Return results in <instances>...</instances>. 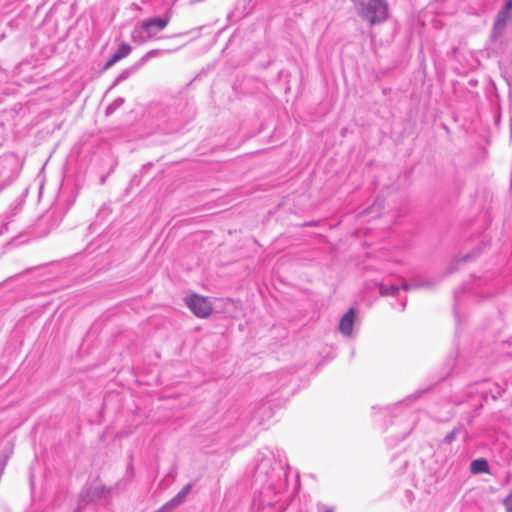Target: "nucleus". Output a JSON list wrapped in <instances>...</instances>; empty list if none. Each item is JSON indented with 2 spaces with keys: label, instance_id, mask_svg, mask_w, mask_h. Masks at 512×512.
I'll return each mask as SVG.
<instances>
[{
  "label": "nucleus",
  "instance_id": "obj_6",
  "mask_svg": "<svg viewBox=\"0 0 512 512\" xmlns=\"http://www.w3.org/2000/svg\"><path fill=\"white\" fill-rule=\"evenodd\" d=\"M191 490V485H186L171 501H169L166 505H164L161 510L172 509L180 505L184 502L186 496L189 494Z\"/></svg>",
  "mask_w": 512,
  "mask_h": 512
},
{
  "label": "nucleus",
  "instance_id": "obj_8",
  "mask_svg": "<svg viewBox=\"0 0 512 512\" xmlns=\"http://www.w3.org/2000/svg\"><path fill=\"white\" fill-rule=\"evenodd\" d=\"M470 471L472 474L489 473L487 460L484 458L473 460L470 465Z\"/></svg>",
  "mask_w": 512,
  "mask_h": 512
},
{
  "label": "nucleus",
  "instance_id": "obj_7",
  "mask_svg": "<svg viewBox=\"0 0 512 512\" xmlns=\"http://www.w3.org/2000/svg\"><path fill=\"white\" fill-rule=\"evenodd\" d=\"M512 18V0H507L504 8L498 14V18L496 21L497 27H503L506 22Z\"/></svg>",
  "mask_w": 512,
  "mask_h": 512
},
{
  "label": "nucleus",
  "instance_id": "obj_3",
  "mask_svg": "<svg viewBox=\"0 0 512 512\" xmlns=\"http://www.w3.org/2000/svg\"><path fill=\"white\" fill-rule=\"evenodd\" d=\"M168 22V19L152 18L144 20L141 23V27L147 32L149 37H152L157 32L163 30L167 26Z\"/></svg>",
  "mask_w": 512,
  "mask_h": 512
},
{
  "label": "nucleus",
  "instance_id": "obj_9",
  "mask_svg": "<svg viewBox=\"0 0 512 512\" xmlns=\"http://www.w3.org/2000/svg\"><path fill=\"white\" fill-rule=\"evenodd\" d=\"M507 512H512V492L503 500Z\"/></svg>",
  "mask_w": 512,
  "mask_h": 512
},
{
  "label": "nucleus",
  "instance_id": "obj_1",
  "mask_svg": "<svg viewBox=\"0 0 512 512\" xmlns=\"http://www.w3.org/2000/svg\"><path fill=\"white\" fill-rule=\"evenodd\" d=\"M359 13L371 24H375L387 18V4L385 0H369L360 4Z\"/></svg>",
  "mask_w": 512,
  "mask_h": 512
},
{
  "label": "nucleus",
  "instance_id": "obj_10",
  "mask_svg": "<svg viewBox=\"0 0 512 512\" xmlns=\"http://www.w3.org/2000/svg\"><path fill=\"white\" fill-rule=\"evenodd\" d=\"M325 512H333L332 509H327Z\"/></svg>",
  "mask_w": 512,
  "mask_h": 512
},
{
  "label": "nucleus",
  "instance_id": "obj_2",
  "mask_svg": "<svg viewBox=\"0 0 512 512\" xmlns=\"http://www.w3.org/2000/svg\"><path fill=\"white\" fill-rule=\"evenodd\" d=\"M185 303L191 312L198 318H207L213 311L212 304L208 298L198 294L186 297Z\"/></svg>",
  "mask_w": 512,
  "mask_h": 512
},
{
  "label": "nucleus",
  "instance_id": "obj_5",
  "mask_svg": "<svg viewBox=\"0 0 512 512\" xmlns=\"http://www.w3.org/2000/svg\"><path fill=\"white\" fill-rule=\"evenodd\" d=\"M354 325V309H349L341 318L339 329L344 335H350Z\"/></svg>",
  "mask_w": 512,
  "mask_h": 512
},
{
  "label": "nucleus",
  "instance_id": "obj_4",
  "mask_svg": "<svg viewBox=\"0 0 512 512\" xmlns=\"http://www.w3.org/2000/svg\"><path fill=\"white\" fill-rule=\"evenodd\" d=\"M132 50V47L127 43H122L118 49L115 51V53L111 56V58L106 62L104 68L109 69L111 66H113L116 62L120 61L121 59L127 57Z\"/></svg>",
  "mask_w": 512,
  "mask_h": 512
}]
</instances>
